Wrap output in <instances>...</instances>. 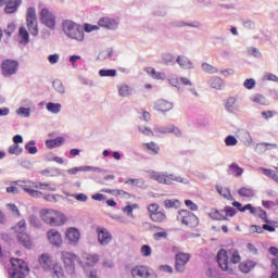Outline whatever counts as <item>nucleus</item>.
Returning <instances> with one entry per match:
<instances>
[{
  "label": "nucleus",
  "instance_id": "603ef678",
  "mask_svg": "<svg viewBox=\"0 0 278 278\" xmlns=\"http://www.w3.org/2000/svg\"><path fill=\"white\" fill-rule=\"evenodd\" d=\"M141 255H142L143 257H149V256H151V255H152V249H151V247L148 245V244L142 245V248H141Z\"/></svg>",
  "mask_w": 278,
  "mask_h": 278
},
{
  "label": "nucleus",
  "instance_id": "052dcab7",
  "mask_svg": "<svg viewBox=\"0 0 278 278\" xmlns=\"http://www.w3.org/2000/svg\"><path fill=\"white\" fill-rule=\"evenodd\" d=\"M185 205H187V207H189V210H191L192 212H197L198 210V205L191 200H185Z\"/></svg>",
  "mask_w": 278,
  "mask_h": 278
},
{
  "label": "nucleus",
  "instance_id": "6e6d98bb",
  "mask_svg": "<svg viewBox=\"0 0 278 278\" xmlns=\"http://www.w3.org/2000/svg\"><path fill=\"white\" fill-rule=\"evenodd\" d=\"M257 216L261 217L264 223L270 224V220L268 219V214L266 211L260 210Z\"/></svg>",
  "mask_w": 278,
  "mask_h": 278
},
{
  "label": "nucleus",
  "instance_id": "09e8293b",
  "mask_svg": "<svg viewBox=\"0 0 278 278\" xmlns=\"http://www.w3.org/2000/svg\"><path fill=\"white\" fill-rule=\"evenodd\" d=\"M210 85L214 89H222L223 80L219 77H213Z\"/></svg>",
  "mask_w": 278,
  "mask_h": 278
},
{
  "label": "nucleus",
  "instance_id": "cd10ccee",
  "mask_svg": "<svg viewBox=\"0 0 278 278\" xmlns=\"http://www.w3.org/2000/svg\"><path fill=\"white\" fill-rule=\"evenodd\" d=\"M227 173H228V175H232L235 177H240L243 175L244 169L241 168L238 164L232 163L228 166Z\"/></svg>",
  "mask_w": 278,
  "mask_h": 278
},
{
  "label": "nucleus",
  "instance_id": "b1692460",
  "mask_svg": "<svg viewBox=\"0 0 278 278\" xmlns=\"http://www.w3.org/2000/svg\"><path fill=\"white\" fill-rule=\"evenodd\" d=\"M99 27L105 29H114L116 27V22L110 17H101L98 22Z\"/></svg>",
  "mask_w": 278,
  "mask_h": 278
},
{
  "label": "nucleus",
  "instance_id": "ddd939ff",
  "mask_svg": "<svg viewBox=\"0 0 278 278\" xmlns=\"http://www.w3.org/2000/svg\"><path fill=\"white\" fill-rule=\"evenodd\" d=\"M40 21H41V24L48 27L49 29H54L56 26L55 15L47 8L41 9Z\"/></svg>",
  "mask_w": 278,
  "mask_h": 278
},
{
  "label": "nucleus",
  "instance_id": "393cba45",
  "mask_svg": "<svg viewBox=\"0 0 278 278\" xmlns=\"http://www.w3.org/2000/svg\"><path fill=\"white\" fill-rule=\"evenodd\" d=\"M18 42L24 46L29 43V33L24 26L18 28Z\"/></svg>",
  "mask_w": 278,
  "mask_h": 278
},
{
  "label": "nucleus",
  "instance_id": "79ce46f5",
  "mask_svg": "<svg viewBox=\"0 0 278 278\" xmlns=\"http://www.w3.org/2000/svg\"><path fill=\"white\" fill-rule=\"evenodd\" d=\"M37 188L40 190H47V191H56V187L52 184H42V182H36Z\"/></svg>",
  "mask_w": 278,
  "mask_h": 278
},
{
  "label": "nucleus",
  "instance_id": "a18cd8bd",
  "mask_svg": "<svg viewBox=\"0 0 278 278\" xmlns=\"http://www.w3.org/2000/svg\"><path fill=\"white\" fill-rule=\"evenodd\" d=\"M201 67L205 73H208V74L217 73V68L215 66L211 65L210 63L204 62V63H202Z\"/></svg>",
  "mask_w": 278,
  "mask_h": 278
},
{
  "label": "nucleus",
  "instance_id": "4c0bfd02",
  "mask_svg": "<svg viewBox=\"0 0 278 278\" xmlns=\"http://www.w3.org/2000/svg\"><path fill=\"white\" fill-rule=\"evenodd\" d=\"M103 192H106V193H111L115 197H129L130 194L124 190H121V189H103L102 190Z\"/></svg>",
  "mask_w": 278,
  "mask_h": 278
},
{
  "label": "nucleus",
  "instance_id": "8fccbe9b",
  "mask_svg": "<svg viewBox=\"0 0 278 278\" xmlns=\"http://www.w3.org/2000/svg\"><path fill=\"white\" fill-rule=\"evenodd\" d=\"M143 146L147 147V149L151 151L153 154H159L160 152V147L154 142L144 143Z\"/></svg>",
  "mask_w": 278,
  "mask_h": 278
},
{
  "label": "nucleus",
  "instance_id": "338daca9",
  "mask_svg": "<svg viewBox=\"0 0 278 278\" xmlns=\"http://www.w3.org/2000/svg\"><path fill=\"white\" fill-rule=\"evenodd\" d=\"M169 85H172L173 87H179L180 85V80L178 77H170L169 78Z\"/></svg>",
  "mask_w": 278,
  "mask_h": 278
},
{
  "label": "nucleus",
  "instance_id": "4468645a",
  "mask_svg": "<svg viewBox=\"0 0 278 278\" xmlns=\"http://www.w3.org/2000/svg\"><path fill=\"white\" fill-rule=\"evenodd\" d=\"M99 262L98 254L84 253L79 258L78 264L87 271Z\"/></svg>",
  "mask_w": 278,
  "mask_h": 278
},
{
  "label": "nucleus",
  "instance_id": "bf43d9fd",
  "mask_svg": "<svg viewBox=\"0 0 278 278\" xmlns=\"http://www.w3.org/2000/svg\"><path fill=\"white\" fill-rule=\"evenodd\" d=\"M74 198L76 201H80L81 203H86V201H88V195H86V193L74 194Z\"/></svg>",
  "mask_w": 278,
  "mask_h": 278
},
{
  "label": "nucleus",
  "instance_id": "f257e3e1",
  "mask_svg": "<svg viewBox=\"0 0 278 278\" xmlns=\"http://www.w3.org/2000/svg\"><path fill=\"white\" fill-rule=\"evenodd\" d=\"M242 261L237 248L220 249L216 254V262L223 271L232 270V265H238Z\"/></svg>",
  "mask_w": 278,
  "mask_h": 278
},
{
  "label": "nucleus",
  "instance_id": "864d4df0",
  "mask_svg": "<svg viewBox=\"0 0 278 278\" xmlns=\"http://www.w3.org/2000/svg\"><path fill=\"white\" fill-rule=\"evenodd\" d=\"M161 230L162 231L154 233L155 241H161L162 239H167V232L165 231V229L161 228Z\"/></svg>",
  "mask_w": 278,
  "mask_h": 278
},
{
  "label": "nucleus",
  "instance_id": "de8ad7c7",
  "mask_svg": "<svg viewBox=\"0 0 278 278\" xmlns=\"http://www.w3.org/2000/svg\"><path fill=\"white\" fill-rule=\"evenodd\" d=\"M256 86V80L254 78H247L244 81H243V87L248 90H252L254 89Z\"/></svg>",
  "mask_w": 278,
  "mask_h": 278
},
{
  "label": "nucleus",
  "instance_id": "1a4fd4ad",
  "mask_svg": "<svg viewBox=\"0 0 278 278\" xmlns=\"http://www.w3.org/2000/svg\"><path fill=\"white\" fill-rule=\"evenodd\" d=\"M178 223L182 224V226H187L189 228L197 227L199 225V218L188 210L178 211V215L176 216Z\"/></svg>",
  "mask_w": 278,
  "mask_h": 278
},
{
  "label": "nucleus",
  "instance_id": "69168bd1",
  "mask_svg": "<svg viewBox=\"0 0 278 278\" xmlns=\"http://www.w3.org/2000/svg\"><path fill=\"white\" fill-rule=\"evenodd\" d=\"M99 27L97 25H91V24H85V31L86 33H92L98 30Z\"/></svg>",
  "mask_w": 278,
  "mask_h": 278
},
{
  "label": "nucleus",
  "instance_id": "423d86ee",
  "mask_svg": "<svg viewBox=\"0 0 278 278\" xmlns=\"http://www.w3.org/2000/svg\"><path fill=\"white\" fill-rule=\"evenodd\" d=\"M210 218L216 222H225L228 218L236 216V208L232 206H225L224 210L211 208L208 213Z\"/></svg>",
  "mask_w": 278,
  "mask_h": 278
},
{
  "label": "nucleus",
  "instance_id": "a211bd4d",
  "mask_svg": "<svg viewBox=\"0 0 278 278\" xmlns=\"http://www.w3.org/2000/svg\"><path fill=\"white\" fill-rule=\"evenodd\" d=\"M190 260L191 254L189 253L180 252L176 254V271L184 273L186 270V265L189 263Z\"/></svg>",
  "mask_w": 278,
  "mask_h": 278
},
{
  "label": "nucleus",
  "instance_id": "774afa93",
  "mask_svg": "<svg viewBox=\"0 0 278 278\" xmlns=\"http://www.w3.org/2000/svg\"><path fill=\"white\" fill-rule=\"evenodd\" d=\"M91 198L93 201H105L106 199V197L101 193H96Z\"/></svg>",
  "mask_w": 278,
  "mask_h": 278
},
{
  "label": "nucleus",
  "instance_id": "ea45409f",
  "mask_svg": "<svg viewBox=\"0 0 278 278\" xmlns=\"http://www.w3.org/2000/svg\"><path fill=\"white\" fill-rule=\"evenodd\" d=\"M269 251L271 255L276 256L271 260V267H274V269L278 273V249L270 248Z\"/></svg>",
  "mask_w": 278,
  "mask_h": 278
},
{
  "label": "nucleus",
  "instance_id": "f8f14e48",
  "mask_svg": "<svg viewBox=\"0 0 278 278\" xmlns=\"http://www.w3.org/2000/svg\"><path fill=\"white\" fill-rule=\"evenodd\" d=\"M16 185L21 187L25 192H27L30 197H34V198L43 197V192L39 190H35L38 188L37 182L25 180V181H17Z\"/></svg>",
  "mask_w": 278,
  "mask_h": 278
},
{
  "label": "nucleus",
  "instance_id": "2f4dec72",
  "mask_svg": "<svg viewBox=\"0 0 278 278\" xmlns=\"http://www.w3.org/2000/svg\"><path fill=\"white\" fill-rule=\"evenodd\" d=\"M238 194L242 198L255 197V190L251 187H242L238 190Z\"/></svg>",
  "mask_w": 278,
  "mask_h": 278
},
{
  "label": "nucleus",
  "instance_id": "c85d7f7f",
  "mask_svg": "<svg viewBox=\"0 0 278 278\" xmlns=\"http://www.w3.org/2000/svg\"><path fill=\"white\" fill-rule=\"evenodd\" d=\"M176 63H178L182 70H191L193 67L192 62L185 55H178Z\"/></svg>",
  "mask_w": 278,
  "mask_h": 278
},
{
  "label": "nucleus",
  "instance_id": "5701e85b",
  "mask_svg": "<svg viewBox=\"0 0 278 278\" xmlns=\"http://www.w3.org/2000/svg\"><path fill=\"white\" fill-rule=\"evenodd\" d=\"M22 3H23V0H9L4 8L5 14H14V12H17Z\"/></svg>",
  "mask_w": 278,
  "mask_h": 278
},
{
  "label": "nucleus",
  "instance_id": "bb28decb",
  "mask_svg": "<svg viewBox=\"0 0 278 278\" xmlns=\"http://www.w3.org/2000/svg\"><path fill=\"white\" fill-rule=\"evenodd\" d=\"M155 109L160 112H168L173 109V104L167 100L161 99L156 101Z\"/></svg>",
  "mask_w": 278,
  "mask_h": 278
},
{
  "label": "nucleus",
  "instance_id": "3c124183",
  "mask_svg": "<svg viewBox=\"0 0 278 278\" xmlns=\"http://www.w3.org/2000/svg\"><path fill=\"white\" fill-rule=\"evenodd\" d=\"M225 144L227 147H235V146L238 144V139L236 137H233V136H227L225 138Z\"/></svg>",
  "mask_w": 278,
  "mask_h": 278
},
{
  "label": "nucleus",
  "instance_id": "4be33fe9",
  "mask_svg": "<svg viewBox=\"0 0 278 278\" xmlns=\"http://www.w3.org/2000/svg\"><path fill=\"white\" fill-rule=\"evenodd\" d=\"M17 242L27 250H30L34 245L33 240L26 232L17 233Z\"/></svg>",
  "mask_w": 278,
  "mask_h": 278
},
{
  "label": "nucleus",
  "instance_id": "58836bf2",
  "mask_svg": "<svg viewBox=\"0 0 278 278\" xmlns=\"http://www.w3.org/2000/svg\"><path fill=\"white\" fill-rule=\"evenodd\" d=\"M251 100L254 102V103H258L261 105H267V99L264 94L262 93H256L254 96H252Z\"/></svg>",
  "mask_w": 278,
  "mask_h": 278
},
{
  "label": "nucleus",
  "instance_id": "0e129e2a",
  "mask_svg": "<svg viewBox=\"0 0 278 278\" xmlns=\"http://www.w3.org/2000/svg\"><path fill=\"white\" fill-rule=\"evenodd\" d=\"M250 232L251 233H263V228L261 226H257V225H252L250 227Z\"/></svg>",
  "mask_w": 278,
  "mask_h": 278
},
{
  "label": "nucleus",
  "instance_id": "5fc2aeb1",
  "mask_svg": "<svg viewBox=\"0 0 278 278\" xmlns=\"http://www.w3.org/2000/svg\"><path fill=\"white\" fill-rule=\"evenodd\" d=\"M34 144L35 141H29V143L25 146V150H27L29 154H36L38 152V149L36 147H31Z\"/></svg>",
  "mask_w": 278,
  "mask_h": 278
},
{
  "label": "nucleus",
  "instance_id": "e433bc0d",
  "mask_svg": "<svg viewBox=\"0 0 278 278\" xmlns=\"http://www.w3.org/2000/svg\"><path fill=\"white\" fill-rule=\"evenodd\" d=\"M147 73L157 80H164L165 78V73L156 72L154 67H148Z\"/></svg>",
  "mask_w": 278,
  "mask_h": 278
},
{
  "label": "nucleus",
  "instance_id": "0eeeda50",
  "mask_svg": "<svg viewBox=\"0 0 278 278\" xmlns=\"http://www.w3.org/2000/svg\"><path fill=\"white\" fill-rule=\"evenodd\" d=\"M61 262L67 273L75 274V264L79 263V257L71 251H61Z\"/></svg>",
  "mask_w": 278,
  "mask_h": 278
},
{
  "label": "nucleus",
  "instance_id": "c03bdc74",
  "mask_svg": "<svg viewBox=\"0 0 278 278\" xmlns=\"http://www.w3.org/2000/svg\"><path fill=\"white\" fill-rule=\"evenodd\" d=\"M119 96L128 97L131 93V88L128 85H122L118 88Z\"/></svg>",
  "mask_w": 278,
  "mask_h": 278
},
{
  "label": "nucleus",
  "instance_id": "473e14b6",
  "mask_svg": "<svg viewBox=\"0 0 278 278\" xmlns=\"http://www.w3.org/2000/svg\"><path fill=\"white\" fill-rule=\"evenodd\" d=\"M162 134H174L176 137H181L182 132L179 128H176L174 125L163 127L160 129Z\"/></svg>",
  "mask_w": 278,
  "mask_h": 278
},
{
  "label": "nucleus",
  "instance_id": "e2e57ef3",
  "mask_svg": "<svg viewBox=\"0 0 278 278\" xmlns=\"http://www.w3.org/2000/svg\"><path fill=\"white\" fill-rule=\"evenodd\" d=\"M48 60H49L50 64H56L60 61V55L59 54H50L48 56Z\"/></svg>",
  "mask_w": 278,
  "mask_h": 278
},
{
  "label": "nucleus",
  "instance_id": "37998d69",
  "mask_svg": "<svg viewBox=\"0 0 278 278\" xmlns=\"http://www.w3.org/2000/svg\"><path fill=\"white\" fill-rule=\"evenodd\" d=\"M52 86L58 92L65 93V86L63 85V81L61 79L53 80Z\"/></svg>",
  "mask_w": 278,
  "mask_h": 278
},
{
  "label": "nucleus",
  "instance_id": "f3484780",
  "mask_svg": "<svg viewBox=\"0 0 278 278\" xmlns=\"http://www.w3.org/2000/svg\"><path fill=\"white\" fill-rule=\"evenodd\" d=\"M81 239V233L79 229L75 227H70L65 231V240L68 242L70 245L76 247Z\"/></svg>",
  "mask_w": 278,
  "mask_h": 278
},
{
  "label": "nucleus",
  "instance_id": "4d7b16f0",
  "mask_svg": "<svg viewBox=\"0 0 278 278\" xmlns=\"http://www.w3.org/2000/svg\"><path fill=\"white\" fill-rule=\"evenodd\" d=\"M263 172L266 176L271 177L275 181H278V175L275 170L263 168Z\"/></svg>",
  "mask_w": 278,
  "mask_h": 278
},
{
  "label": "nucleus",
  "instance_id": "dca6fc26",
  "mask_svg": "<svg viewBox=\"0 0 278 278\" xmlns=\"http://www.w3.org/2000/svg\"><path fill=\"white\" fill-rule=\"evenodd\" d=\"M132 278H155V275L150 271V268L144 265H137L131 269Z\"/></svg>",
  "mask_w": 278,
  "mask_h": 278
},
{
  "label": "nucleus",
  "instance_id": "a19ab883",
  "mask_svg": "<svg viewBox=\"0 0 278 278\" xmlns=\"http://www.w3.org/2000/svg\"><path fill=\"white\" fill-rule=\"evenodd\" d=\"M99 75L100 77H115L117 75V71L114 68L111 70H100L99 71Z\"/></svg>",
  "mask_w": 278,
  "mask_h": 278
},
{
  "label": "nucleus",
  "instance_id": "c756f323",
  "mask_svg": "<svg viewBox=\"0 0 278 278\" xmlns=\"http://www.w3.org/2000/svg\"><path fill=\"white\" fill-rule=\"evenodd\" d=\"M225 109L227 112L233 113L237 110V98L230 96L226 99Z\"/></svg>",
  "mask_w": 278,
  "mask_h": 278
},
{
  "label": "nucleus",
  "instance_id": "39448f33",
  "mask_svg": "<svg viewBox=\"0 0 278 278\" xmlns=\"http://www.w3.org/2000/svg\"><path fill=\"white\" fill-rule=\"evenodd\" d=\"M152 179L159 181L160 184L164 185H172L174 181L180 182V184H188V179L182 178L180 176H175L174 174H167V173H159L153 172L151 175Z\"/></svg>",
  "mask_w": 278,
  "mask_h": 278
},
{
  "label": "nucleus",
  "instance_id": "c9c22d12",
  "mask_svg": "<svg viewBox=\"0 0 278 278\" xmlns=\"http://www.w3.org/2000/svg\"><path fill=\"white\" fill-rule=\"evenodd\" d=\"M46 109L52 114H59L62 110V104L55 102H48Z\"/></svg>",
  "mask_w": 278,
  "mask_h": 278
},
{
  "label": "nucleus",
  "instance_id": "7ed1b4c3",
  "mask_svg": "<svg viewBox=\"0 0 278 278\" xmlns=\"http://www.w3.org/2000/svg\"><path fill=\"white\" fill-rule=\"evenodd\" d=\"M12 269L9 271L10 278H25L29 274L28 264L22 258H11Z\"/></svg>",
  "mask_w": 278,
  "mask_h": 278
},
{
  "label": "nucleus",
  "instance_id": "f704fd0d",
  "mask_svg": "<svg viewBox=\"0 0 278 278\" xmlns=\"http://www.w3.org/2000/svg\"><path fill=\"white\" fill-rule=\"evenodd\" d=\"M216 190L222 197L227 199V201H232V194L229 188L217 186Z\"/></svg>",
  "mask_w": 278,
  "mask_h": 278
},
{
  "label": "nucleus",
  "instance_id": "680f3d73",
  "mask_svg": "<svg viewBox=\"0 0 278 278\" xmlns=\"http://www.w3.org/2000/svg\"><path fill=\"white\" fill-rule=\"evenodd\" d=\"M163 61L166 63V64H169V63H173L175 61V56L170 53H165L163 55Z\"/></svg>",
  "mask_w": 278,
  "mask_h": 278
},
{
  "label": "nucleus",
  "instance_id": "49530a36",
  "mask_svg": "<svg viewBox=\"0 0 278 278\" xmlns=\"http://www.w3.org/2000/svg\"><path fill=\"white\" fill-rule=\"evenodd\" d=\"M23 152V149L17 144L10 146L8 149V153L12 155H20Z\"/></svg>",
  "mask_w": 278,
  "mask_h": 278
},
{
  "label": "nucleus",
  "instance_id": "13d9d810",
  "mask_svg": "<svg viewBox=\"0 0 278 278\" xmlns=\"http://www.w3.org/2000/svg\"><path fill=\"white\" fill-rule=\"evenodd\" d=\"M17 114L23 115L24 117H29L30 111L29 109H25L24 106H21L20 109H17Z\"/></svg>",
  "mask_w": 278,
  "mask_h": 278
},
{
  "label": "nucleus",
  "instance_id": "7c9ffc66",
  "mask_svg": "<svg viewBox=\"0 0 278 278\" xmlns=\"http://www.w3.org/2000/svg\"><path fill=\"white\" fill-rule=\"evenodd\" d=\"M255 267L253 261H245L239 264V270L243 274H249Z\"/></svg>",
  "mask_w": 278,
  "mask_h": 278
},
{
  "label": "nucleus",
  "instance_id": "f03ea898",
  "mask_svg": "<svg viewBox=\"0 0 278 278\" xmlns=\"http://www.w3.org/2000/svg\"><path fill=\"white\" fill-rule=\"evenodd\" d=\"M41 220L51 227H63L68 222L66 215L61 211L53 208H43L40 211Z\"/></svg>",
  "mask_w": 278,
  "mask_h": 278
},
{
  "label": "nucleus",
  "instance_id": "2eb2a0df",
  "mask_svg": "<svg viewBox=\"0 0 278 278\" xmlns=\"http://www.w3.org/2000/svg\"><path fill=\"white\" fill-rule=\"evenodd\" d=\"M47 239L55 248H61L64 243L62 233L56 229H49L47 231Z\"/></svg>",
  "mask_w": 278,
  "mask_h": 278
},
{
  "label": "nucleus",
  "instance_id": "6e6552de",
  "mask_svg": "<svg viewBox=\"0 0 278 278\" xmlns=\"http://www.w3.org/2000/svg\"><path fill=\"white\" fill-rule=\"evenodd\" d=\"M26 26L29 34L33 37H37L39 35L37 12H36V9L33 7L27 9Z\"/></svg>",
  "mask_w": 278,
  "mask_h": 278
},
{
  "label": "nucleus",
  "instance_id": "a878e982",
  "mask_svg": "<svg viewBox=\"0 0 278 278\" xmlns=\"http://www.w3.org/2000/svg\"><path fill=\"white\" fill-rule=\"evenodd\" d=\"M232 206L237 207V210H239V212H247V210H249L250 214H256L257 208L254 207L252 204H247V205H242V203L235 201L232 202Z\"/></svg>",
  "mask_w": 278,
  "mask_h": 278
},
{
  "label": "nucleus",
  "instance_id": "20e7f679",
  "mask_svg": "<svg viewBox=\"0 0 278 278\" xmlns=\"http://www.w3.org/2000/svg\"><path fill=\"white\" fill-rule=\"evenodd\" d=\"M63 31L67 37L77 41H84V30L73 21L63 22Z\"/></svg>",
  "mask_w": 278,
  "mask_h": 278
},
{
  "label": "nucleus",
  "instance_id": "72a5a7b5",
  "mask_svg": "<svg viewBox=\"0 0 278 278\" xmlns=\"http://www.w3.org/2000/svg\"><path fill=\"white\" fill-rule=\"evenodd\" d=\"M64 142H65V139L62 138V137H59L54 140H47L46 141V147L48 149H53V148H56V147H61Z\"/></svg>",
  "mask_w": 278,
  "mask_h": 278
},
{
  "label": "nucleus",
  "instance_id": "412c9836",
  "mask_svg": "<svg viewBox=\"0 0 278 278\" xmlns=\"http://www.w3.org/2000/svg\"><path fill=\"white\" fill-rule=\"evenodd\" d=\"M51 274L52 278H65L64 267L59 262H54L51 269L48 270Z\"/></svg>",
  "mask_w": 278,
  "mask_h": 278
},
{
  "label": "nucleus",
  "instance_id": "aec40b11",
  "mask_svg": "<svg viewBox=\"0 0 278 278\" xmlns=\"http://www.w3.org/2000/svg\"><path fill=\"white\" fill-rule=\"evenodd\" d=\"M98 242L101 245H108L111 243L113 237L109 230L104 227H97Z\"/></svg>",
  "mask_w": 278,
  "mask_h": 278
},
{
  "label": "nucleus",
  "instance_id": "6ab92c4d",
  "mask_svg": "<svg viewBox=\"0 0 278 278\" xmlns=\"http://www.w3.org/2000/svg\"><path fill=\"white\" fill-rule=\"evenodd\" d=\"M38 263L46 273H49L55 264L52 255L49 253L41 254L38 257Z\"/></svg>",
  "mask_w": 278,
  "mask_h": 278
},
{
  "label": "nucleus",
  "instance_id": "9b49d317",
  "mask_svg": "<svg viewBox=\"0 0 278 278\" xmlns=\"http://www.w3.org/2000/svg\"><path fill=\"white\" fill-rule=\"evenodd\" d=\"M148 210H149L150 218L155 224H163L167 220L166 214L163 213L162 211H159L160 210L159 204L152 203L148 206Z\"/></svg>",
  "mask_w": 278,
  "mask_h": 278
},
{
  "label": "nucleus",
  "instance_id": "9d476101",
  "mask_svg": "<svg viewBox=\"0 0 278 278\" xmlns=\"http://www.w3.org/2000/svg\"><path fill=\"white\" fill-rule=\"evenodd\" d=\"M20 63L16 60H3L1 63V74L3 77H11L18 71Z\"/></svg>",
  "mask_w": 278,
  "mask_h": 278
}]
</instances>
